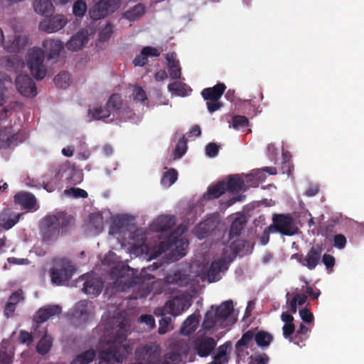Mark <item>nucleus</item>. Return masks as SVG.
Instances as JSON below:
<instances>
[{"instance_id": "1", "label": "nucleus", "mask_w": 364, "mask_h": 364, "mask_svg": "<svg viewBox=\"0 0 364 364\" xmlns=\"http://www.w3.org/2000/svg\"><path fill=\"white\" fill-rule=\"evenodd\" d=\"M119 333L114 336L113 343L98 354V364H122L124 357L132 352L131 347L124 343L127 329L123 322L119 325Z\"/></svg>"}, {"instance_id": "2", "label": "nucleus", "mask_w": 364, "mask_h": 364, "mask_svg": "<svg viewBox=\"0 0 364 364\" xmlns=\"http://www.w3.org/2000/svg\"><path fill=\"white\" fill-rule=\"evenodd\" d=\"M71 216L65 215H47L41 223V231L43 241L48 245H50L56 241L60 232L67 230V227L72 221Z\"/></svg>"}, {"instance_id": "3", "label": "nucleus", "mask_w": 364, "mask_h": 364, "mask_svg": "<svg viewBox=\"0 0 364 364\" xmlns=\"http://www.w3.org/2000/svg\"><path fill=\"white\" fill-rule=\"evenodd\" d=\"M45 53L40 48L34 47L28 51L27 65L32 76L38 80H43L47 74V68L44 65Z\"/></svg>"}, {"instance_id": "4", "label": "nucleus", "mask_w": 364, "mask_h": 364, "mask_svg": "<svg viewBox=\"0 0 364 364\" xmlns=\"http://www.w3.org/2000/svg\"><path fill=\"white\" fill-rule=\"evenodd\" d=\"M112 274L117 277L114 282V286L121 291H125L141 282V279L135 274L134 269L129 267L121 269L114 268Z\"/></svg>"}, {"instance_id": "5", "label": "nucleus", "mask_w": 364, "mask_h": 364, "mask_svg": "<svg viewBox=\"0 0 364 364\" xmlns=\"http://www.w3.org/2000/svg\"><path fill=\"white\" fill-rule=\"evenodd\" d=\"M75 272V268L70 260L58 259L50 270L51 282L57 285H62L72 278Z\"/></svg>"}, {"instance_id": "6", "label": "nucleus", "mask_w": 364, "mask_h": 364, "mask_svg": "<svg viewBox=\"0 0 364 364\" xmlns=\"http://www.w3.org/2000/svg\"><path fill=\"white\" fill-rule=\"evenodd\" d=\"M323 248L319 245H313L304 255L301 253L292 255L291 259H295L301 265L309 270H314L321 262Z\"/></svg>"}, {"instance_id": "7", "label": "nucleus", "mask_w": 364, "mask_h": 364, "mask_svg": "<svg viewBox=\"0 0 364 364\" xmlns=\"http://www.w3.org/2000/svg\"><path fill=\"white\" fill-rule=\"evenodd\" d=\"M161 352V347L156 343L140 346L135 350V359L138 363L156 364Z\"/></svg>"}, {"instance_id": "8", "label": "nucleus", "mask_w": 364, "mask_h": 364, "mask_svg": "<svg viewBox=\"0 0 364 364\" xmlns=\"http://www.w3.org/2000/svg\"><path fill=\"white\" fill-rule=\"evenodd\" d=\"M76 286L82 287L83 293L92 296H98L104 287L102 279L91 274L80 276L76 281Z\"/></svg>"}, {"instance_id": "9", "label": "nucleus", "mask_w": 364, "mask_h": 364, "mask_svg": "<svg viewBox=\"0 0 364 364\" xmlns=\"http://www.w3.org/2000/svg\"><path fill=\"white\" fill-rule=\"evenodd\" d=\"M188 245L187 240L184 239L181 235L176 232L171 233L164 240L159 243V249L161 252H166L171 249H175L180 257L186 255V250Z\"/></svg>"}, {"instance_id": "10", "label": "nucleus", "mask_w": 364, "mask_h": 364, "mask_svg": "<svg viewBox=\"0 0 364 364\" xmlns=\"http://www.w3.org/2000/svg\"><path fill=\"white\" fill-rule=\"evenodd\" d=\"M273 229L274 232H279L282 235L291 236L298 231L297 227L294 225V219L289 215H276L273 218V224L269 225V230Z\"/></svg>"}, {"instance_id": "11", "label": "nucleus", "mask_w": 364, "mask_h": 364, "mask_svg": "<svg viewBox=\"0 0 364 364\" xmlns=\"http://www.w3.org/2000/svg\"><path fill=\"white\" fill-rule=\"evenodd\" d=\"M117 4V0H100L90 9L89 15L93 20L103 18L114 11Z\"/></svg>"}, {"instance_id": "12", "label": "nucleus", "mask_w": 364, "mask_h": 364, "mask_svg": "<svg viewBox=\"0 0 364 364\" xmlns=\"http://www.w3.org/2000/svg\"><path fill=\"white\" fill-rule=\"evenodd\" d=\"M217 341L212 337L200 336L193 341V349L196 354L200 357H208L215 350Z\"/></svg>"}, {"instance_id": "13", "label": "nucleus", "mask_w": 364, "mask_h": 364, "mask_svg": "<svg viewBox=\"0 0 364 364\" xmlns=\"http://www.w3.org/2000/svg\"><path fill=\"white\" fill-rule=\"evenodd\" d=\"M15 85L17 91L23 97L31 98L37 95L36 83L28 75H18Z\"/></svg>"}, {"instance_id": "14", "label": "nucleus", "mask_w": 364, "mask_h": 364, "mask_svg": "<svg viewBox=\"0 0 364 364\" xmlns=\"http://www.w3.org/2000/svg\"><path fill=\"white\" fill-rule=\"evenodd\" d=\"M66 23L67 19L65 17L59 14L41 21L39 28L46 33H53L63 28Z\"/></svg>"}, {"instance_id": "15", "label": "nucleus", "mask_w": 364, "mask_h": 364, "mask_svg": "<svg viewBox=\"0 0 364 364\" xmlns=\"http://www.w3.org/2000/svg\"><path fill=\"white\" fill-rule=\"evenodd\" d=\"M189 305L190 304H187V301L185 299L175 297L167 301L161 311H163V314H168L173 316H177L186 311Z\"/></svg>"}, {"instance_id": "16", "label": "nucleus", "mask_w": 364, "mask_h": 364, "mask_svg": "<svg viewBox=\"0 0 364 364\" xmlns=\"http://www.w3.org/2000/svg\"><path fill=\"white\" fill-rule=\"evenodd\" d=\"M94 314V306L92 302L87 300L78 301L74 309L73 316L83 322L90 319Z\"/></svg>"}, {"instance_id": "17", "label": "nucleus", "mask_w": 364, "mask_h": 364, "mask_svg": "<svg viewBox=\"0 0 364 364\" xmlns=\"http://www.w3.org/2000/svg\"><path fill=\"white\" fill-rule=\"evenodd\" d=\"M61 311L62 309L58 305H46L38 310L33 320L37 323H42L55 316H58Z\"/></svg>"}, {"instance_id": "18", "label": "nucleus", "mask_w": 364, "mask_h": 364, "mask_svg": "<svg viewBox=\"0 0 364 364\" xmlns=\"http://www.w3.org/2000/svg\"><path fill=\"white\" fill-rule=\"evenodd\" d=\"M254 245V242L245 240L237 239L234 240L230 245V249L232 252V257L235 258L237 255L243 256L251 253Z\"/></svg>"}, {"instance_id": "19", "label": "nucleus", "mask_w": 364, "mask_h": 364, "mask_svg": "<svg viewBox=\"0 0 364 364\" xmlns=\"http://www.w3.org/2000/svg\"><path fill=\"white\" fill-rule=\"evenodd\" d=\"M174 216L160 215L150 225L151 230L156 232L167 231L175 225Z\"/></svg>"}, {"instance_id": "20", "label": "nucleus", "mask_w": 364, "mask_h": 364, "mask_svg": "<svg viewBox=\"0 0 364 364\" xmlns=\"http://www.w3.org/2000/svg\"><path fill=\"white\" fill-rule=\"evenodd\" d=\"M65 177V179L69 185H77L82 181V173L79 171L70 167H62L58 171L55 177Z\"/></svg>"}, {"instance_id": "21", "label": "nucleus", "mask_w": 364, "mask_h": 364, "mask_svg": "<svg viewBox=\"0 0 364 364\" xmlns=\"http://www.w3.org/2000/svg\"><path fill=\"white\" fill-rule=\"evenodd\" d=\"M23 292L21 289L13 292L9 297L8 301L5 305L4 310V316L7 318L13 316L17 304L23 301Z\"/></svg>"}, {"instance_id": "22", "label": "nucleus", "mask_w": 364, "mask_h": 364, "mask_svg": "<svg viewBox=\"0 0 364 364\" xmlns=\"http://www.w3.org/2000/svg\"><path fill=\"white\" fill-rule=\"evenodd\" d=\"M21 214H17L9 208L3 210L0 213V227L4 230H9L19 220Z\"/></svg>"}, {"instance_id": "23", "label": "nucleus", "mask_w": 364, "mask_h": 364, "mask_svg": "<svg viewBox=\"0 0 364 364\" xmlns=\"http://www.w3.org/2000/svg\"><path fill=\"white\" fill-rule=\"evenodd\" d=\"M228 262L223 258L212 262L208 270V277L210 282L219 280L220 273L228 267Z\"/></svg>"}, {"instance_id": "24", "label": "nucleus", "mask_w": 364, "mask_h": 364, "mask_svg": "<svg viewBox=\"0 0 364 364\" xmlns=\"http://www.w3.org/2000/svg\"><path fill=\"white\" fill-rule=\"evenodd\" d=\"M43 46L48 53L49 60L58 58L63 50V44L58 40L46 39L43 41Z\"/></svg>"}, {"instance_id": "25", "label": "nucleus", "mask_w": 364, "mask_h": 364, "mask_svg": "<svg viewBox=\"0 0 364 364\" xmlns=\"http://www.w3.org/2000/svg\"><path fill=\"white\" fill-rule=\"evenodd\" d=\"M88 41L87 31H80L73 35L66 43L69 50L77 51L81 50Z\"/></svg>"}, {"instance_id": "26", "label": "nucleus", "mask_w": 364, "mask_h": 364, "mask_svg": "<svg viewBox=\"0 0 364 364\" xmlns=\"http://www.w3.org/2000/svg\"><path fill=\"white\" fill-rule=\"evenodd\" d=\"M225 89V85L219 82L212 87L203 89L201 92V95L205 100H219Z\"/></svg>"}, {"instance_id": "27", "label": "nucleus", "mask_w": 364, "mask_h": 364, "mask_svg": "<svg viewBox=\"0 0 364 364\" xmlns=\"http://www.w3.org/2000/svg\"><path fill=\"white\" fill-rule=\"evenodd\" d=\"M14 201L26 210H32L36 205V198L34 195L27 192H20L16 194Z\"/></svg>"}, {"instance_id": "28", "label": "nucleus", "mask_w": 364, "mask_h": 364, "mask_svg": "<svg viewBox=\"0 0 364 364\" xmlns=\"http://www.w3.org/2000/svg\"><path fill=\"white\" fill-rule=\"evenodd\" d=\"M215 229V225L214 222L206 220L196 226L194 234L198 239H203L210 235Z\"/></svg>"}, {"instance_id": "29", "label": "nucleus", "mask_w": 364, "mask_h": 364, "mask_svg": "<svg viewBox=\"0 0 364 364\" xmlns=\"http://www.w3.org/2000/svg\"><path fill=\"white\" fill-rule=\"evenodd\" d=\"M166 60L168 63V71L170 77L173 80H178L181 77V72L179 61L176 59L175 53H167Z\"/></svg>"}, {"instance_id": "30", "label": "nucleus", "mask_w": 364, "mask_h": 364, "mask_svg": "<svg viewBox=\"0 0 364 364\" xmlns=\"http://www.w3.org/2000/svg\"><path fill=\"white\" fill-rule=\"evenodd\" d=\"M255 330L252 328L247 331L242 335L240 339H239L235 343V351L237 354L244 351V348H249L252 341H255Z\"/></svg>"}, {"instance_id": "31", "label": "nucleus", "mask_w": 364, "mask_h": 364, "mask_svg": "<svg viewBox=\"0 0 364 364\" xmlns=\"http://www.w3.org/2000/svg\"><path fill=\"white\" fill-rule=\"evenodd\" d=\"M198 324L199 319L198 316L195 314H193L188 316L183 321L180 328V332L182 335L188 336L196 331Z\"/></svg>"}, {"instance_id": "32", "label": "nucleus", "mask_w": 364, "mask_h": 364, "mask_svg": "<svg viewBox=\"0 0 364 364\" xmlns=\"http://www.w3.org/2000/svg\"><path fill=\"white\" fill-rule=\"evenodd\" d=\"M255 341L257 346L262 348H268L274 341L273 336L267 331L259 330L258 328H255Z\"/></svg>"}, {"instance_id": "33", "label": "nucleus", "mask_w": 364, "mask_h": 364, "mask_svg": "<svg viewBox=\"0 0 364 364\" xmlns=\"http://www.w3.org/2000/svg\"><path fill=\"white\" fill-rule=\"evenodd\" d=\"M233 302L232 300L223 301L215 311V314L223 323L232 313Z\"/></svg>"}, {"instance_id": "34", "label": "nucleus", "mask_w": 364, "mask_h": 364, "mask_svg": "<svg viewBox=\"0 0 364 364\" xmlns=\"http://www.w3.org/2000/svg\"><path fill=\"white\" fill-rule=\"evenodd\" d=\"M104 222L103 217L99 213H91L89 215L87 228L93 232L94 234H98L103 230Z\"/></svg>"}, {"instance_id": "35", "label": "nucleus", "mask_w": 364, "mask_h": 364, "mask_svg": "<svg viewBox=\"0 0 364 364\" xmlns=\"http://www.w3.org/2000/svg\"><path fill=\"white\" fill-rule=\"evenodd\" d=\"M225 191V183L224 181H219L215 185L208 187L207 192L204 194V198L208 200L218 198Z\"/></svg>"}, {"instance_id": "36", "label": "nucleus", "mask_w": 364, "mask_h": 364, "mask_svg": "<svg viewBox=\"0 0 364 364\" xmlns=\"http://www.w3.org/2000/svg\"><path fill=\"white\" fill-rule=\"evenodd\" d=\"M33 7L36 13L46 16L50 15L54 9L50 0H36Z\"/></svg>"}, {"instance_id": "37", "label": "nucleus", "mask_w": 364, "mask_h": 364, "mask_svg": "<svg viewBox=\"0 0 364 364\" xmlns=\"http://www.w3.org/2000/svg\"><path fill=\"white\" fill-rule=\"evenodd\" d=\"M166 282L170 284L183 286L187 283V274L181 270L168 273L165 277Z\"/></svg>"}, {"instance_id": "38", "label": "nucleus", "mask_w": 364, "mask_h": 364, "mask_svg": "<svg viewBox=\"0 0 364 364\" xmlns=\"http://www.w3.org/2000/svg\"><path fill=\"white\" fill-rule=\"evenodd\" d=\"M145 6L139 3L125 11L123 16L130 21H134L142 17L145 14Z\"/></svg>"}, {"instance_id": "39", "label": "nucleus", "mask_w": 364, "mask_h": 364, "mask_svg": "<svg viewBox=\"0 0 364 364\" xmlns=\"http://www.w3.org/2000/svg\"><path fill=\"white\" fill-rule=\"evenodd\" d=\"M26 42L25 37L15 36L12 42L10 41H4V48L10 53L17 52L25 46Z\"/></svg>"}, {"instance_id": "40", "label": "nucleus", "mask_w": 364, "mask_h": 364, "mask_svg": "<svg viewBox=\"0 0 364 364\" xmlns=\"http://www.w3.org/2000/svg\"><path fill=\"white\" fill-rule=\"evenodd\" d=\"M226 190L229 192L240 191L245 186L244 180L239 175L231 176L225 183Z\"/></svg>"}, {"instance_id": "41", "label": "nucleus", "mask_w": 364, "mask_h": 364, "mask_svg": "<svg viewBox=\"0 0 364 364\" xmlns=\"http://www.w3.org/2000/svg\"><path fill=\"white\" fill-rule=\"evenodd\" d=\"M246 223L247 220L245 217H237L231 224L229 231L230 238L232 239L234 237L240 235L241 231L245 228Z\"/></svg>"}, {"instance_id": "42", "label": "nucleus", "mask_w": 364, "mask_h": 364, "mask_svg": "<svg viewBox=\"0 0 364 364\" xmlns=\"http://www.w3.org/2000/svg\"><path fill=\"white\" fill-rule=\"evenodd\" d=\"M53 345V338L50 336L45 333L36 346V350L41 355L48 353Z\"/></svg>"}, {"instance_id": "43", "label": "nucleus", "mask_w": 364, "mask_h": 364, "mask_svg": "<svg viewBox=\"0 0 364 364\" xmlns=\"http://www.w3.org/2000/svg\"><path fill=\"white\" fill-rule=\"evenodd\" d=\"M89 114H91L93 119L96 120L105 119L110 116L111 110L107 106H96L92 109H88Z\"/></svg>"}, {"instance_id": "44", "label": "nucleus", "mask_w": 364, "mask_h": 364, "mask_svg": "<svg viewBox=\"0 0 364 364\" xmlns=\"http://www.w3.org/2000/svg\"><path fill=\"white\" fill-rule=\"evenodd\" d=\"M218 323H220V321L215 313L211 311H207L203 322V328L205 330H210Z\"/></svg>"}, {"instance_id": "45", "label": "nucleus", "mask_w": 364, "mask_h": 364, "mask_svg": "<svg viewBox=\"0 0 364 364\" xmlns=\"http://www.w3.org/2000/svg\"><path fill=\"white\" fill-rule=\"evenodd\" d=\"M70 82V74L66 71L60 72L54 78L55 85L59 88L65 89L69 86Z\"/></svg>"}, {"instance_id": "46", "label": "nucleus", "mask_w": 364, "mask_h": 364, "mask_svg": "<svg viewBox=\"0 0 364 364\" xmlns=\"http://www.w3.org/2000/svg\"><path fill=\"white\" fill-rule=\"evenodd\" d=\"M178 178V172L174 168H171L170 170L165 172L163 175V177L161 180V183L162 186L165 187H170L173 185Z\"/></svg>"}, {"instance_id": "47", "label": "nucleus", "mask_w": 364, "mask_h": 364, "mask_svg": "<svg viewBox=\"0 0 364 364\" xmlns=\"http://www.w3.org/2000/svg\"><path fill=\"white\" fill-rule=\"evenodd\" d=\"M231 346L232 344L230 341H226L225 343L220 346L218 348L217 353L213 357V361L221 362V360L223 359L225 363H228V360L225 356L228 350L231 348Z\"/></svg>"}, {"instance_id": "48", "label": "nucleus", "mask_w": 364, "mask_h": 364, "mask_svg": "<svg viewBox=\"0 0 364 364\" xmlns=\"http://www.w3.org/2000/svg\"><path fill=\"white\" fill-rule=\"evenodd\" d=\"M16 108H21V103L14 101L11 102L9 105L5 106L2 110L0 112V119L4 120L7 119V117L11 115L14 110Z\"/></svg>"}, {"instance_id": "49", "label": "nucleus", "mask_w": 364, "mask_h": 364, "mask_svg": "<svg viewBox=\"0 0 364 364\" xmlns=\"http://www.w3.org/2000/svg\"><path fill=\"white\" fill-rule=\"evenodd\" d=\"M122 105V100L121 95L119 94H113L112 95L107 102L106 106L107 108L111 110H118L121 108Z\"/></svg>"}, {"instance_id": "50", "label": "nucleus", "mask_w": 364, "mask_h": 364, "mask_svg": "<svg viewBox=\"0 0 364 364\" xmlns=\"http://www.w3.org/2000/svg\"><path fill=\"white\" fill-rule=\"evenodd\" d=\"M86 11L87 4L84 1L77 0L74 3L73 6V13L76 17L81 18L84 16Z\"/></svg>"}, {"instance_id": "51", "label": "nucleus", "mask_w": 364, "mask_h": 364, "mask_svg": "<svg viewBox=\"0 0 364 364\" xmlns=\"http://www.w3.org/2000/svg\"><path fill=\"white\" fill-rule=\"evenodd\" d=\"M187 150V141L184 136L179 139L178 141L175 151L174 157L175 159H179L182 157Z\"/></svg>"}, {"instance_id": "52", "label": "nucleus", "mask_w": 364, "mask_h": 364, "mask_svg": "<svg viewBox=\"0 0 364 364\" xmlns=\"http://www.w3.org/2000/svg\"><path fill=\"white\" fill-rule=\"evenodd\" d=\"M161 314L163 316L159 320L158 333L161 335H163L168 331V326H170L172 319L170 316H167L166 314H163V311H161Z\"/></svg>"}, {"instance_id": "53", "label": "nucleus", "mask_w": 364, "mask_h": 364, "mask_svg": "<svg viewBox=\"0 0 364 364\" xmlns=\"http://www.w3.org/2000/svg\"><path fill=\"white\" fill-rule=\"evenodd\" d=\"M249 125V121L247 118L245 116H235L232 118V127L235 129H240L241 128H245Z\"/></svg>"}, {"instance_id": "54", "label": "nucleus", "mask_w": 364, "mask_h": 364, "mask_svg": "<svg viewBox=\"0 0 364 364\" xmlns=\"http://www.w3.org/2000/svg\"><path fill=\"white\" fill-rule=\"evenodd\" d=\"M113 33V26L111 23H107L99 33V40L101 42H105L109 40Z\"/></svg>"}, {"instance_id": "55", "label": "nucleus", "mask_w": 364, "mask_h": 364, "mask_svg": "<svg viewBox=\"0 0 364 364\" xmlns=\"http://www.w3.org/2000/svg\"><path fill=\"white\" fill-rule=\"evenodd\" d=\"M186 85L180 82H173L168 85V91L175 93L177 95L184 96Z\"/></svg>"}, {"instance_id": "56", "label": "nucleus", "mask_w": 364, "mask_h": 364, "mask_svg": "<svg viewBox=\"0 0 364 364\" xmlns=\"http://www.w3.org/2000/svg\"><path fill=\"white\" fill-rule=\"evenodd\" d=\"M250 358L255 364H267L269 361V356L264 353H256L252 355Z\"/></svg>"}, {"instance_id": "57", "label": "nucleus", "mask_w": 364, "mask_h": 364, "mask_svg": "<svg viewBox=\"0 0 364 364\" xmlns=\"http://www.w3.org/2000/svg\"><path fill=\"white\" fill-rule=\"evenodd\" d=\"M134 100L144 102L148 99L146 92L139 85H135L132 93Z\"/></svg>"}, {"instance_id": "58", "label": "nucleus", "mask_w": 364, "mask_h": 364, "mask_svg": "<svg viewBox=\"0 0 364 364\" xmlns=\"http://www.w3.org/2000/svg\"><path fill=\"white\" fill-rule=\"evenodd\" d=\"M65 193L76 198H86L88 196L87 191L80 188H70L69 189L65 190Z\"/></svg>"}, {"instance_id": "59", "label": "nucleus", "mask_w": 364, "mask_h": 364, "mask_svg": "<svg viewBox=\"0 0 364 364\" xmlns=\"http://www.w3.org/2000/svg\"><path fill=\"white\" fill-rule=\"evenodd\" d=\"M10 129H5L4 131L0 132V147L9 148L11 146L9 139Z\"/></svg>"}, {"instance_id": "60", "label": "nucleus", "mask_w": 364, "mask_h": 364, "mask_svg": "<svg viewBox=\"0 0 364 364\" xmlns=\"http://www.w3.org/2000/svg\"><path fill=\"white\" fill-rule=\"evenodd\" d=\"M283 156H284V161L282 162V173H286L289 176L291 174V172L294 168V166L291 164L290 159H287V156H286V154H284Z\"/></svg>"}, {"instance_id": "61", "label": "nucleus", "mask_w": 364, "mask_h": 364, "mask_svg": "<svg viewBox=\"0 0 364 364\" xmlns=\"http://www.w3.org/2000/svg\"><path fill=\"white\" fill-rule=\"evenodd\" d=\"M78 355L84 362H87V364H90L96 357V352L93 349H89Z\"/></svg>"}, {"instance_id": "62", "label": "nucleus", "mask_w": 364, "mask_h": 364, "mask_svg": "<svg viewBox=\"0 0 364 364\" xmlns=\"http://www.w3.org/2000/svg\"><path fill=\"white\" fill-rule=\"evenodd\" d=\"M219 146L214 142H210L205 147V154L209 157H215L218 154Z\"/></svg>"}, {"instance_id": "63", "label": "nucleus", "mask_w": 364, "mask_h": 364, "mask_svg": "<svg viewBox=\"0 0 364 364\" xmlns=\"http://www.w3.org/2000/svg\"><path fill=\"white\" fill-rule=\"evenodd\" d=\"M333 245L338 248L343 249L346 245V238L342 234H337L333 237Z\"/></svg>"}, {"instance_id": "64", "label": "nucleus", "mask_w": 364, "mask_h": 364, "mask_svg": "<svg viewBox=\"0 0 364 364\" xmlns=\"http://www.w3.org/2000/svg\"><path fill=\"white\" fill-rule=\"evenodd\" d=\"M299 315L303 321L308 323L312 322L314 318L313 314L307 309L300 310Z\"/></svg>"}]
</instances>
